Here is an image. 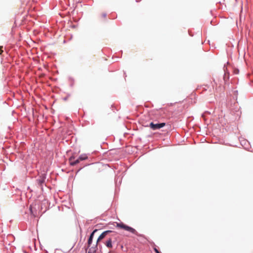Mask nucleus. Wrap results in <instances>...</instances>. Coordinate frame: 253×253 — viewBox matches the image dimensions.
<instances>
[{
    "instance_id": "nucleus-2",
    "label": "nucleus",
    "mask_w": 253,
    "mask_h": 253,
    "mask_svg": "<svg viewBox=\"0 0 253 253\" xmlns=\"http://www.w3.org/2000/svg\"><path fill=\"white\" fill-rule=\"evenodd\" d=\"M165 125L166 124L164 123L154 124L152 122L150 124V127L152 129L156 130L164 127V126H165Z\"/></svg>"
},
{
    "instance_id": "nucleus-12",
    "label": "nucleus",
    "mask_w": 253,
    "mask_h": 253,
    "mask_svg": "<svg viewBox=\"0 0 253 253\" xmlns=\"http://www.w3.org/2000/svg\"><path fill=\"white\" fill-rule=\"evenodd\" d=\"M154 250L156 252V253H159L160 252L156 248H154Z\"/></svg>"
},
{
    "instance_id": "nucleus-11",
    "label": "nucleus",
    "mask_w": 253,
    "mask_h": 253,
    "mask_svg": "<svg viewBox=\"0 0 253 253\" xmlns=\"http://www.w3.org/2000/svg\"><path fill=\"white\" fill-rule=\"evenodd\" d=\"M2 46H0V54H1L3 52V50H2Z\"/></svg>"
},
{
    "instance_id": "nucleus-9",
    "label": "nucleus",
    "mask_w": 253,
    "mask_h": 253,
    "mask_svg": "<svg viewBox=\"0 0 253 253\" xmlns=\"http://www.w3.org/2000/svg\"><path fill=\"white\" fill-rule=\"evenodd\" d=\"M92 239H92L91 238H89V239L88 240V242H87L88 247H89L90 246V245L91 244L92 242Z\"/></svg>"
},
{
    "instance_id": "nucleus-7",
    "label": "nucleus",
    "mask_w": 253,
    "mask_h": 253,
    "mask_svg": "<svg viewBox=\"0 0 253 253\" xmlns=\"http://www.w3.org/2000/svg\"><path fill=\"white\" fill-rule=\"evenodd\" d=\"M97 244H96V246L94 247H91V248H90L88 253H95L97 248Z\"/></svg>"
},
{
    "instance_id": "nucleus-3",
    "label": "nucleus",
    "mask_w": 253,
    "mask_h": 253,
    "mask_svg": "<svg viewBox=\"0 0 253 253\" xmlns=\"http://www.w3.org/2000/svg\"><path fill=\"white\" fill-rule=\"evenodd\" d=\"M112 231L111 230H107L103 232L98 238V239L97 240V244L98 243L102 240L108 233L112 232Z\"/></svg>"
},
{
    "instance_id": "nucleus-8",
    "label": "nucleus",
    "mask_w": 253,
    "mask_h": 253,
    "mask_svg": "<svg viewBox=\"0 0 253 253\" xmlns=\"http://www.w3.org/2000/svg\"><path fill=\"white\" fill-rule=\"evenodd\" d=\"M79 158L81 161H83L86 160L87 157L85 155H81L79 157Z\"/></svg>"
},
{
    "instance_id": "nucleus-6",
    "label": "nucleus",
    "mask_w": 253,
    "mask_h": 253,
    "mask_svg": "<svg viewBox=\"0 0 253 253\" xmlns=\"http://www.w3.org/2000/svg\"><path fill=\"white\" fill-rule=\"evenodd\" d=\"M106 246L109 248H112V239L111 238H109L106 242L105 243Z\"/></svg>"
},
{
    "instance_id": "nucleus-14",
    "label": "nucleus",
    "mask_w": 253,
    "mask_h": 253,
    "mask_svg": "<svg viewBox=\"0 0 253 253\" xmlns=\"http://www.w3.org/2000/svg\"><path fill=\"white\" fill-rule=\"evenodd\" d=\"M106 14L104 13L102 14V16L104 17H106Z\"/></svg>"
},
{
    "instance_id": "nucleus-10",
    "label": "nucleus",
    "mask_w": 253,
    "mask_h": 253,
    "mask_svg": "<svg viewBox=\"0 0 253 253\" xmlns=\"http://www.w3.org/2000/svg\"><path fill=\"white\" fill-rule=\"evenodd\" d=\"M97 231V229L94 230L90 234L89 238L93 239L94 233Z\"/></svg>"
},
{
    "instance_id": "nucleus-13",
    "label": "nucleus",
    "mask_w": 253,
    "mask_h": 253,
    "mask_svg": "<svg viewBox=\"0 0 253 253\" xmlns=\"http://www.w3.org/2000/svg\"><path fill=\"white\" fill-rule=\"evenodd\" d=\"M30 211H31V213L32 214H33V211H32V207H31V206L30 207Z\"/></svg>"
},
{
    "instance_id": "nucleus-4",
    "label": "nucleus",
    "mask_w": 253,
    "mask_h": 253,
    "mask_svg": "<svg viewBox=\"0 0 253 253\" xmlns=\"http://www.w3.org/2000/svg\"><path fill=\"white\" fill-rule=\"evenodd\" d=\"M75 158L74 157H71L69 159V162L71 165L72 166H75L77 165V164L79 163L81 160H80V158H78L76 160H74Z\"/></svg>"
},
{
    "instance_id": "nucleus-5",
    "label": "nucleus",
    "mask_w": 253,
    "mask_h": 253,
    "mask_svg": "<svg viewBox=\"0 0 253 253\" xmlns=\"http://www.w3.org/2000/svg\"><path fill=\"white\" fill-rule=\"evenodd\" d=\"M45 176H42V177H41L39 179H37V182L38 183L39 185L41 186L45 181Z\"/></svg>"
},
{
    "instance_id": "nucleus-1",
    "label": "nucleus",
    "mask_w": 253,
    "mask_h": 253,
    "mask_svg": "<svg viewBox=\"0 0 253 253\" xmlns=\"http://www.w3.org/2000/svg\"><path fill=\"white\" fill-rule=\"evenodd\" d=\"M116 227L119 228L123 229L127 231L132 234L138 235V233L135 230V229H134V228H133L130 226H128L126 225L123 222L117 223Z\"/></svg>"
}]
</instances>
